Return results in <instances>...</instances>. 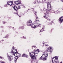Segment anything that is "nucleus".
<instances>
[{"label":"nucleus","mask_w":63,"mask_h":63,"mask_svg":"<svg viewBox=\"0 0 63 63\" xmlns=\"http://www.w3.org/2000/svg\"><path fill=\"white\" fill-rule=\"evenodd\" d=\"M48 53L47 51H45L43 54L42 55L40 58H39V60H46L47 58Z\"/></svg>","instance_id":"nucleus-1"},{"label":"nucleus","mask_w":63,"mask_h":63,"mask_svg":"<svg viewBox=\"0 0 63 63\" xmlns=\"http://www.w3.org/2000/svg\"><path fill=\"white\" fill-rule=\"evenodd\" d=\"M2 41H4V40H2Z\"/></svg>","instance_id":"nucleus-40"},{"label":"nucleus","mask_w":63,"mask_h":63,"mask_svg":"<svg viewBox=\"0 0 63 63\" xmlns=\"http://www.w3.org/2000/svg\"><path fill=\"white\" fill-rule=\"evenodd\" d=\"M39 22V21L38 20H36L34 22L36 23V26H37V27H38V26H40V25H41V24H39V23H38Z\"/></svg>","instance_id":"nucleus-8"},{"label":"nucleus","mask_w":63,"mask_h":63,"mask_svg":"<svg viewBox=\"0 0 63 63\" xmlns=\"http://www.w3.org/2000/svg\"><path fill=\"white\" fill-rule=\"evenodd\" d=\"M43 43V44H44V43Z\"/></svg>","instance_id":"nucleus-46"},{"label":"nucleus","mask_w":63,"mask_h":63,"mask_svg":"<svg viewBox=\"0 0 63 63\" xmlns=\"http://www.w3.org/2000/svg\"><path fill=\"white\" fill-rule=\"evenodd\" d=\"M50 12L51 13H55V12L52 9H51L50 10Z\"/></svg>","instance_id":"nucleus-15"},{"label":"nucleus","mask_w":63,"mask_h":63,"mask_svg":"<svg viewBox=\"0 0 63 63\" xmlns=\"http://www.w3.org/2000/svg\"><path fill=\"white\" fill-rule=\"evenodd\" d=\"M36 19L37 18H38V17H37V16H36Z\"/></svg>","instance_id":"nucleus-29"},{"label":"nucleus","mask_w":63,"mask_h":63,"mask_svg":"<svg viewBox=\"0 0 63 63\" xmlns=\"http://www.w3.org/2000/svg\"><path fill=\"white\" fill-rule=\"evenodd\" d=\"M39 50L37 49L35 51V54H38V53H39Z\"/></svg>","instance_id":"nucleus-16"},{"label":"nucleus","mask_w":63,"mask_h":63,"mask_svg":"<svg viewBox=\"0 0 63 63\" xmlns=\"http://www.w3.org/2000/svg\"><path fill=\"white\" fill-rule=\"evenodd\" d=\"M31 26L32 28H35L36 27V26H35L34 25H33L32 24V25H31Z\"/></svg>","instance_id":"nucleus-18"},{"label":"nucleus","mask_w":63,"mask_h":63,"mask_svg":"<svg viewBox=\"0 0 63 63\" xmlns=\"http://www.w3.org/2000/svg\"><path fill=\"white\" fill-rule=\"evenodd\" d=\"M24 39H25V38H24Z\"/></svg>","instance_id":"nucleus-45"},{"label":"nucleus","mask_w":63,"mask_h":63,"mask_svg":"<svg viewBox=\"0 0 63 63\" xmlns=\"http://www.w3.org/2000/svg\"><path fill=\"white\" fill-rule=\"evenodd\" d=\"M43 31H44V30H43Z\"/></svg>","instance_id":"nucleus-48"},{"label":"nucleus","mask_w":63,"mask_h":63,"mask_svg":"<svg viewBox=\"0 0 63 63\" xmlns=\"http://www.w3.org/2000/svg\"><path fill=\"white\" fill-rule=\"evenodd\" d=\"M7 3L8 5H10V6H11V5L13 4V2L11 1H8Z\"/></svg>","instance_id":"nucleus-9"},{"label":"nucleus","mask_w":63,"mask_h":63,"mask_svg":"<svg viewBox=\"0 0 63 63\" xmlns=\"http://www.w3.org/2000/svg\"><path fill=\"white\" fill-rule=\"evenodd\" d=\"M12 59H13V58H12Z\"/></svg>","instance_id":"nucleus-39"},{"label":"nucleus","mask_w":63,"mask_h":63,"mask_svg":"<svg viewBox=\"0 0 63 63\" xmlns=\"http://www.w3.org/2000/svg\"><path fill=\"white\" fill-rule=\"evenodd\" d=\"M33 52H34L30 53V55L32 59H35L36 58L35 54V53H33Z\"/></svg>","instance_id":"nucleus-5"},{"label":"nucleus","mask_w":63,"mask_h":63,"mask_svg":"<svg viewBox=\"0 0 63 63\" xmlns=\"http://www.w3.org/2000/svg\"><path fill=\"white\" fill-rule=\"evenodd\" d=\"M4 6L5 7H7V4H5L4 5Z\"/></svg>","instance_id":"nucleus-24"},{"label":"nucleus","mask_w":63,"mask_h":63,"mask_svg":"<svg viewBox=\"0 0 63 63\" xmlns=\"http://www.w3.org/2000/svg\"><path fill=\"white\" fill-rule=\"evenodd\" d=\"M32 47H33L32 46Z\"/></svg>","instance_id":"nucleus-42"},{"label":"nucleus","mask_w":63,"mask_h":63,"mask_svg":"<svg viewBox=\"0 0 63 63\" xmlns=\"http://www.w3.org/2000/svg\"><path fill=\"white\" fill-rule=\"evenodd\" d=\"M48 25H51V23H48Z\"/></svg>","instance_id":"nucleus-23"},{"label":"nucleus","mask_w":63,"mask_h":63,"mask_svg":"<svg viewBox=\"0 0 63 63\" xmlns=\"http://www.w3.org/2000/svg\"><path fill=\"white\" fill-rule=\"evenodd\" d=\"M22 57H26V58H27L28 57V56H27L26 55L24 54H23L22 55Z\"/></svg>","instance_id":"nucleus-17"},{"label":"nucleus","mask_w":63,"mask_h":63,"mask_svg":"<svg viewBox=\"0 0 63 63\" xmlns=\"http://www.w3.org/2000/svg\"><path fill=\"white\" fill-rule=\"evenodd\" d=\"M36 12L35 13V14L36 15Z\"/></svg>","instance_id":"nucleus-33"},{"label":"nucleus","mask_w":63,"mask_h":63,"mask_svg":"<svg viewBox=\"0 0 63 63\" xmlns=\"http://www.w3.org/2000/svg\"><path fill=\"white\" fill-rule=\"evenodd\" d=\"M3 30H2V31H3Z\"/></svg>","instance_id":"nucleus-47"},{"label":"nucleus","mask_w":63,"mask_h":63,"mask_svg":"<svg viewBox=\"0 0 63 63\" xmlns=\"http://www.w3.org/2000/svg\"><path fill=\"white\" fill-rule=\"evenodd\" d=\"M5 38H8V36H7Z\"/></svg>","instance_id":"nucleus-32"},{"label":"nucleus","mask_w":63,"mask_h":63,"mask_svg":"<svg viewBox=\"0 0 63 63\" xmlns=\"http://www.w3.org/2000/svg\"><path fill=\"white\" fill-rule=\"evenodd\" d=\"M2 57L0 56V58H1V59H2Z\"/></svg>","instance_id":"nucleus-27"},{"label":"nucleus","mask_w":63,"mask_h":63,"mask_svg":"<svg viewBox=\"0 0 63 63\" xmlns=\"http://www.w3.org/2000/svg\"><path fill=\"white\" fill-rule=\"evenodd\" d=\"M21 28V27H20V28Z\"/></svg>","instance_id":"nucleus-34"},{"label":"nucleus","mask_w":63,"mask_h":63,"mask_svg":"<svg viewBox=\"0 0 63 63\" xmlns=\"http://www.w3.org/2000/svg\"><path fill=\"white\" fill-rule=\"evenodd\" d=\"M14 47H13L12 48V49L11 52L12 53H13V55H14V56H15L16 57H15V58L14 59V62L16 63V60L18 59V58L19 57L18 56H16V52H15L13 51L14 50H15L16 51V49H14Z\"/></svg>","instance_id":"nucleus-2"},{"label":"nucleus","mask_w":63,"mask_h":63,"mask_svg":"<svg viewBox=\"0 0 63 63\" xmlns=\"http://www.w3.org/2000/svg\"><path fill=\"white\" fill-rule=\"evenodd\" d=\"M34 4H36V2H35V3H34Z\"/></svg>","instance_id":"nucleus-36"},{"label":"nucleus","mask_w":63,"mask_h":63,"mask_svg":"<svg viewBox=\"0 0 63 63\" xmlns=\"http://www.w3.org/2000/svg\"><path fill=\"white\" fill-rule=\"evenodd\" d=\"M47 50L48 51L50 52V53H51L52 51V48L51 47H48L47 48Z\"/></svg>","instance_id":"nucleus-7"},{"label":"nucleus","mask_w":63,"mask_h":63,"mask_svg":"<svg viewBox=\"0 0 63 63\" xmlns=\"http://www.w3.org/2000/svg\"><path fill=\"white\" fill-rule=\"evenodd\" d=\"M46 9L47 10V11H50V10H51V7L50 6H47V9Z\"/></svg>","instance_id":"nucleus-12"},{"label":"nucleus","mask_w":63,"mask_h":63,"mask_svg":"<svg viewBox=\"0 0 63 63\" xmlns=\"http://www.w3.org/2000/svg\"><path fill=\"white\" fill-rule=\"evenodd\" d=\"M7 54L8 55V57L9 59V61H11H11H12L11 60H12V59H11V57L10 56H9V55L8 54V53Z\"/></svg>","instance_id":"nucleus-13"},{"label":"nucleus","mask_w":63,"mask_h":63,"mask_svg":"<svg viewBox=\"0 0 63 63\" xmlns=\"http://www.w3.org/2000/svg\"><path fill=\"white\" fill-rule=\"evenodd\" d=\"M43 11L44 12V14H45L44 17L46 19H47L48 18V16H49V14H48V11H47V9H46V8H45L43 9Z\"/></svg>","instance_id":"nucleus-3"},{"label":"nucleus","mask_w":63,"mask_h":63,"mask_svg":"<svg viewBox=\"0 0 63 63\" xmlns=\"http://www.w3.org/2000/svg\"><path fill=\"white\" fill-rule=\"evenodd\" d=\"M52 62L53 63H57V61L58 60V58L57 57L55 56V57L52 58ZM57 63H58V62H57Z\"/></svg>","instance_id":"nucleus-4"},{"label":"nucleus","mask_w":63,"mask_h":63,"mask_svg":"<svg viewBox=\"0 0 63 63\" xmlns=\"http://www.w3.org/2000/svg\"><path fill=\"white\" fill-rule=\"evenodd\" d=\"M13 9L15 11H17V7H16V6H15L13 7Z\"/></svg>","instance_id":"nucleus-14"},{"label":"nucleus","mask_w":63,"mask_h":63,"mask_svg":"<svg viewBox=\"0 0 63 63\" xmlns=\"http://www.w3.org/2000/svg\"><path fill=\"white\" fill-rule=\"evenodd\" d=\"M3 22V24H5V23H6V22Z\"/></svg>","instance_id":"nucleus-26"},{"label":"nucleus","mask_w":63,"mask_h":63,"mask_svg":"<svg viewBox=\"0 0 63 63\" xmlns=\"http://www.w3.org/2000/svg\"><path fill=\"white\" fill-rule=\"evenodd\" d=\"M13 29H14V27H13Z\"/></svg>","instance_id":"nucleus-38"},{"label":"nucleus","mask_w":63,"mask_h":63,"mask_svg":"<svg viewBox=\"0 0 63 63\" xmlns=\"http://www.w3.org/2000/svg\"><path fill=\"white\" fill-rule=\"evenodd\" d=\"M16 53L17 55H20V54L18 52H16Z\"/></svg>","instance_id":"nucleus-20"},{"label":"nucleus","mask_w":63,"mask_h":63,"mask_svg":"<svg viewBox=\"0 0 63 63\" xmlns=\"http://www.w3.org/2000/svg\"><path fill=\"white\" fill-rule=\"evenodd\" d=\"M59 21L60 23H62V22H63V16L59 18Z\"/></svg>","instance_id":"nucleus-10"},{"label":"nucleus","mask_w":63,"mask_h":63,"mask_svg":"<svg viewBox=\"0 0 63 63\" xmlns=\"http://www.w3.org/2000/svg\"><path fill=\"white\" fill-rule=\"evenodd\" d=\"M22 6L23 7V8H25V6H24L23 5Z\"/></svg>","instance_id":"nucleus-28"},{"label":"nucleus","mask_w":63,"mask_h":63,"mask_svg":"<svg viewBox=\"0 0 63 63\" xmlns=\"http://www.w3.org/2000/svg\"><path fill=\"white\" fill-rule=\"evenodd\" d=\"M18 9H20V6H18Z\"/></svg>","instance_id":"nucleus-22"},{"label":"nucleus","mask_w":63,"mask_h":63,"mask_svg":"<svg viewBox=\"0 0 63 63\" xmlns=\"http://www.w3.org/2000/svg\"><path fill=\"white\" fill-rule=\"evenodd\" d=\"M32 24V21L31 20H29L26 23V24L28 26H31Z\"/></svg>","instance_id":"nucleus-6"},{"label":"nucleus","mask_w":63,"mask_h":63,"mask_svg":"<svg viewBox=\"0 0 63 63\" xmlns=\"http://www.w3.org/2000/svg\"><path fill=\"white\" fill-rule=\"evenodd\" d=\"M23 38H25V37H23Z\"/></svg>","instance_id":"nucleus-35"},{"label":"nucleus","mask_w":63,"mask_h":63,"mask_svg":"<svg viewBox=\"0 0 63 63\" xmlns=\"http://www.w3.org/2000/svg\"><path fill=\"white\" fill-rule=\"evenodd\" d=\"M48 20H49V21H50V19H47Z\"/></svg>","instance_id":"nucleus-25"},{"label":"nucleus","mask_w":63,"mask_h":63,"mask_svg":"<svg viewBox=\"0 0 63 63\" xmlns=\"http://www.w3.org/2000/svg\"><path fill=\"white\" fill-rule=\"evenodd\" d=\"M42 2H43V1H42Z\"/></svg>","instance_id":"nucleus-44"},{"label":"nucleus","mask_w":63,"mask_h":63,"mask_svg":"<svg viewBox=\"0 0 63 63\" xmlns=\"http://www.w3.org/2000/svg\"><path fill=\"white\" fill-rule=\"evenodd\" d=\"M23 27V28H22V29H23L24 28V27Z\"/></svg>","instance_id":"nucleus-30"},{"label":"nucleus","mask_w":63,"mask_h":63,"mask_svg":"<svg viewBox=\"0 0 63 63\" xmlns=\"http://www.w3.org/2000/svg\"><path fill=\"white\" fill-rule=\"evenodd\" d=\"M53 22V21H52V22Z\"/></svg>","instance_id":"nucleus-41"},{"label":"nucleus","mask_w":63,"mask_h":63,"mask_svg":"<svg viewBox=\"0 0 63 63\" xmlns=\"http://www.w3.org/2000/svg\"><path fill=\"white\" fill-rule=\"evenodd\" d=\"M47 6H50V3L48 2V3H47Z\"/></svg>","instance_id":"nucleus-19"},{"label":"nucleus","mask_w":63,"mask_h":63,"mask_svg":"<svg viewBox=\"0 0 63 63\" xmlns=\"http://www.w3.org/2000/svg\"><path fill=\"white\" fill-rule=\"evenodd\" d=\"M43 29H44V28H43L42 30H40V32H42V31H43Z\"/></svg>","instance_id":"nucleus-21"},{"label":"nucleus","mask_w":63,"mask_h":63,"mask_svg":"<svg viewBox=\"0 0 63 63\" xmlns=\"http://www.w3.org/2000/svg\"><path fill=\"white\" fill-rule=\"evenodd\" d=\"M0 43H1V42H0Z\"/></svg>","instance_id":"nucleus-43"},{"label":"nucleus","mask_w":63,"mask_h":63,"mask_svg":"<svg viewBox=\"0 0 63 63\" xmlns=\"http://www.w3.org/2000/svg\"><path fill=\"white\" fill-rule=\"evenodd\" d=\"M33 47H36V46H34Z\"/></svg>","instance_id":"nucleus-31"},{"label":"nucleus","mask_w":63,"mask_h":63,"mask_svg":"<svg viewBox=\"0 0 63 63\" xmlns=\"http://www.w3.org/2000/svg\"><path fill=\"white\" fill-rule=\"evenodd\" d=\"M47 46V45H45V46Z\"/></svg>","instance_id":"nucleus-37"},{"label":"nucleus","mask_w":63,"mask_h":63,"mask_svg":"<svg viewBox=\"0 0 63 63\" xmlns=\"http://www.w3.org/2000/svg\"><path fill=\"white\" fill-rule=\"evenodd\" d=\"M20 0H19L17 1H15V2L16 5H18L20 4H21V1H20Z\"/></svg>","instance_id":"nucleus-11"}]
</instances>
